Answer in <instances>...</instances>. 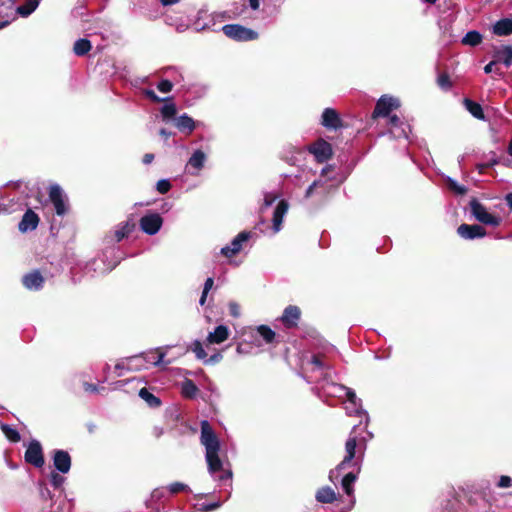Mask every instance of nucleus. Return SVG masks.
Segmentation results:
<instances>
[{
    "label": "nucleus",
    "instance_id": "f257e3e1",
    "mask_svg": "<svg viewBox=\"0 0 512 512\" xmlns=\"http://www.w3.org/2000/svg\"><path fill=\"white\" fill-rule=\"evenodd\" d=\"M200 442L206 450L205 458L209 472L214 474L222 471L223 463L219 457L220 441L207 420L201 422Z\"/></svg>",
    "mask_w": 512,
    "mask_h": 512
},
{
    "label": "nucleus",
    "instance_id": "f03ea898",
    "mask_svg": "<svg viewBox=\"0 0 512 512\" xmlns=\"http://www.w3.org/2000/svg\"><path fill=\"white\" fill-rule=\"evenodd\" d=\"M222 31L228 38L238 42L253 41L259 37L255 30L240 24H226L222 27Z\"/></svg>",
    "mask_w": 512,
    "mask_h": 512
},
{
    "label": "nucleus",
    "instance_id": "7ed1b4c3",
    "mask_svg": "<svg viewBox=\"0 0 512 512\" xmlns=\"http://www.w3.org/2000/svg\"><path fill=\"white\" fill-rule=\"evenodd\" d=\"M469 206L472 215L480 223H483L485 225H491L493 227H497L500 225L501 219L498 216L489 213L486 207L476 198H473L469 202Z\"/></svg>",
    "mask_w": 512,
    "mask_h": 512
},
{
    "label": "nucleus",
    "instance_id": "20e7f679",
    "mask_svg": "<svg viewBox=\"0 0 512 512\" xmlns=\"http://www.w3.org/2000/svg\"><path fill=\"white\" fill-rule=\"evenodd\" d=\"M165 354L159 350L155 352H149L146 354L135 355L127 358L128 369H141L145 367V363H151L153 365H160L163 361Z\"/></svg>",
    "mask_w": 512,
    "mask_h": 512
},
{
    "label": "nucleus",
    "instance_id": "39448f33",
    "mask_svg": "<svg viewBox=\"0 0 512 512\" xmlns=\"http://www.w3.org/2000/svg\"><path fill=\"white\" fill-rule=\"evenodd\" d=\"M24 459L26 463L33 465L36 468H41L45 464L43 449L39 441L31 440L29 443Z\"/></svg>",
    "mask_w": 512,
    "mask_h": 512
},
{
    "label": "nucleus",
    "instance_id": "423d86ee",
    "mask_svg": "<svg viewBox=\"0 0 512 512\" xmlns=\"http://www.w3.org/2000/svg\"><path fill=\"white\" fill-rule=\"evenodd\" d=\"M308 151L314 155L318 163L328 161L333 155L331 144L322 138L309 145Z\"/></svg>",
    "mask_w": 512,
    "mask_h": 512
},
{
    "label": "nucleus",
    "instance_id": "0eeeda50",
    "mask_svg": "<svg viewBox=\"0 0 512 512\" xmlns=\"http://www.w3.org/2000/svg\"><path fill=\"white\" fill-rule=\"evenodd\" d=\"M399 107V102L393 97L383 95L379 98L373 111V118L387 117L393 109Z\"/></svg>",
    "mask_w": 512,
    "mask_h": 512
},
{
    "label": "nucleus",
    "instance_id": "6e6552de",
    "mask_svg": "<svg viewBox=\"0 0 512 512\" xmlns=\"http://www.w3.org/2000/svg\"><path fill=\"white\" fill-rule=\"evenodd\" d=\"M140 228L148 235H155L162 227L163 219L158 213H151L141 217Z\"/></svg>",
    "mask_w": 512,
    "mask_h": 512
},
{
    "label": "nucleus",
    "instance_id": "1a4fd4ad",
    "mask_svg": "<svg viewBox=\"0 0 512 512\" xmlns=\"http://www.w3.org/2000/svg\"><path fill=\"white\" fill-rule=\"evenodd\" d=\"M251 238V232L242 231L240 232L231 242L221 249V254L227 258H231L238 254L242 250V245Z\"/></svg>",
    "mask_w": 512,
    "mask_h": 512
},
{
    "label": "nucleus",
    "instance_id": "9d476101",
    "mask_svg": "<svg viewBox=\"0 0 512 512\" xmlns=\"http://www.w3.org/2000/svg\"><path fill=\"white\" fill-rule=\"evenodd\" d=\"M320 124L327 130L336 131L343 127L339 113L334 108H325L321 115Z\"/></svg>",
    "mask_w": 512,
    "mask_h": 512
},
{
    "label": "nucleus",
    "instance_id": "9b49d317",
    "mask_svg": "<svg viewBox=\"0 0 512 512\" xmlns=\"http://www.w3.org/2000/svg\"><path fill=\"white\" fill-rule=\"evenodd\" d=\"M49 199L54 206L55 213L63 216L67 213L68 207L63 197V191L59 185H52L49 189Z\"/></svg>",
    "mask_w": 512,
    "mask_h": 512
},
{
    "label": "nucleus",
    "instance_id": "f8f14e48",
    "mask_svg": "<svg viewBox=\"0 0 512 512\" xmlns=\"http://www.w3.org/2000/svg\"><path fill=\"white\" fill-rule=\"evenodd\" d=\"M457 234L467 240H473L477 238H483L486 235V230L481 225L473 224H461L457 228Z\"/></svg>",
    "mask_w": 512,
    "mask_h": 512
},
{
    "label": "nucleus",
    "instance_id": "ddd939ff",
    "mask_svg": "<svg viewBox=\"0 0 512 512\" xmlns=\"http://www.w3.org/2000/svg\"><path fill=\"white\" fill-rule=\"evenodd\" d=\"M40 222V217L32 209H27L23 214L21 221L18 223V230L21 233L34 231Z\"/></svg>",
    "mask_w": 512,
    "mask_h": 512
},
{
    "label": "nucleus",
    "instance_id": "4468645a",
    "mask_svg": "<svg viewBox=\"0 0 512 512\" xmlns=\"http://www.w3.org/2000/svg\"><path fill=\"white\" fill-rule=\"evenodd\" d=\"M300 317V308L295 305H289L284 309L280 320L287 329H292L297 327Z\"/></svg>",
    "mask_w": 512,
    "mask_h": 512
},
{
    "label": "nucleus",
    "instance_id": "2eb2a0df",
    "mask_svg": "<svg viewBox=\"0 0 512 512\" xmlns=\"http://www.w3.org/2000/svg\"><path fill=\"white\" fill-rule=\"evenodd\" d=\"M45 278L39 270H32L22 277V284L28 290H40L43 288Z\"/></svg>",
    "mask_w": 512,
    "mask_h": 512
},
{
    "label": "nucleus",
    "instance_id": "dca6fc26",
    "mask_svg": "<svg viewBox=\"0 0 512 512\" xmlns=\"http://www.w3.org/2000/svg\"><path fill=\"white\" fill-rule=\"evenodd\" d=\"M53 464L56 470L66 474L71 468V457L65 450H55L53 453Z\"/></svg>",
    "mask_w": 512,
    "mask_h": 512
},
{
    "label": "nucleus",
    "instance_id": "f3484780",
    "mask_svg": "<svg viewBox=\"0 0 512 512\" xmlns=\"http://www.w3.org/2000/svg\"><path fill=\"white\" fill-rule=\"evenodd\" d=\"M346 448V456L343 461L334 469L330 471L329 478L331 481L335 482L339 479L342 474V471L350 464L352 460V437H349L345 443Z\"/></svg>",
    "mask_w": 512,
    "mask_h": 512
},
{
    "label": "nucleus",
    "instance_id": "a211bd4d",
    "mask_svg": "<svg viewBox=\"0 0 512 512\" xmlns=\"http://www.w3.org/2000/svg\"><path fill=\"white\" fill-rule=\"evenodd\" d=\"M288 209H289L288 201L284 200V199L280 200L274 210L273 218H272L274 233H277L281 230L283 219H284V216L287 213Z\"/></svg>",
    "mask_w": 512,
    "mask_h": 512
},
{
    "label": "nucleus",
    "instance_id": "6ab92c4d",
    "mask_svg": "<svg viewBox=\"0 0 512 512\" xmlns=\"http://www.w3.org/2000/svg\"><path fill=\"white\" fill-rule=\"evenodd\" d=\"M229 337V329L225 325H218L213 332H210L207 336V342L209 344H220L226 341Z\"/></svg>",
    "mask_w": 512,
    "mask_h": 512
},
{
    "label": "nucleus",
    "instance_id": "aec40b11",
    "mask_svg": "<svg viewBox=\"0 0 512 512\" xmlns=\"http://www.w3.org/2000/svg\"><path fill=\"white\" fill-rule=\"evenodd\" d=\"M135 228L136 224L132 220L120 223L114 232L115 240L121 242L123 239L127 238Z\"/></svg>",
    "mask_w": 512,
    "mask_h": 512
},
{
    "label": "nucleus",
    "instance_id": "412c9836",
    "mask_svg": "<svg viewBox=\"0 0 512 512\" xmlns=\"http://www.w3.org/2000/svg\"><path fill=\"white\" fill-rule=\"evenodd\" d=\"M493 57L497 63L502 62L506 67H510L512 65V46L505 45L495 50Z\"/></svg>",
    "mask_w": 512,
    "mask_h": 512
},
{
    "label": "nucleus",
    "instance_id": "4be33fe9",
    "mask_svg": "<svg viewBox=\"0 0 512 512\" xmlns=\"http://www.w3.org/2000/svg\"><path fill=\"white\" fill-rule=\"evenodd\" d=\"M493 33L497 36H509L512 34V19L502 18L493 25Z\"/></svg>",
    "mask_w": 512,
    "mask_h": 512
},
{
    "label": "nucleus",
    "instance_id": "5701e85b",
    "mask_svg": "<svg viewBox=\"0 0 512 512\" xmlns=\"http://www.w3.org/2000/svg\"><path fill=\"white\" fill-rule=\"evenodd\" d=\"M307 365L310 366L311 371H319L321 374L324 370L329 368V364L327 362V358L322 354H314L307 362Z\"/></svg>",
    "mask_w": 512,
    "mask_h": 512
},
{
    "label": "nucleus",
    "instance_id": "b1692460",
    "mask_svg": "<svg viewBox=\"0 0 512 512\" xmlns=\"http://www.w3.org/2000/svg\"><path fill=\"white\" fill-rule=\"evenodd\" d=\"M176 127L186 134H191L195 129V121L186 113L182 114L176 119Z\"/></svg>",
    "mask_w": 512,
    "mask_h": 512
},
{
    "label": "nucleus",
    "instance_id": "393cba45",
    "mask_svg": "<svg viewBox=\"0 0 512 512\" xmlns=\"http://www.w3.org/2000/svg\"><path fill=\"white\" fill-rule=\"evenodd\" d=\"M463 104L473 117H475L476 119H479V120L485 119V114H484L483 108L479 103H477L469 98H465L463 100Z\"/></svg>",
    "mask_w": 512,
    "mask_h": 512
},
{
    "label": "nucleus",
    "instance_id": "a878e982",
    "mask_svg": "<svg viewBox=\"0 0 512 512\" xmlns=\"http://www.w3.org/2000/svg\"><path fill=\"white\" fill-rule=\"evenodd\" d=\"M315 498L320 503H332L336 500V493L331 487H322L316 492Z\"/></svg>",
    "mask_w": 512,
    "mask_h": 512
},
{
    "label": "nucleus",
    "instance_id": "bb28decb",
    "mask_svg": "<svg viewBox=\"0 0 512 512\" xmlns=\"http://www.w3.org/2000/svg\"><path fill=\"white\" fill-rule=\"evenodd\" d=\"M139 397L143 399L151 408H157L161 406V400L154 394H152L147 388L143 387L139 390Z\"/></svg>",
    "mask_w": 512,
    "mask_h": 512
},
{
    "label": "nucleus",
    "instance_id": "cd10ccee",
    "mask_svg": "<svg viewBox=\"0 0 512 512\" xmlns=\"http://www.w3.org/2000/svg\"><path fill=\"white\" fill-rule=\"evenodd\" d=\"M482 35L480 32L476 30L468 31L465 36L462 38L461 43L463 45L475 47L482 42Z\"/></svg>",
    "mask_w": 512,
    "mask_h": 512
},
{
    "label": "nucleus",
    "instance_id": "c85d7f7f",
    "mask_svg": "<svg viewBox=\"0 0 512 512\" xmlns=\"http://www.w3.org/2000/svg\"><path fill=\"white\" fill-rule=\"evenodd\" d=\"M91 42L86 38L78 39L73 46V52L77 56H84L91 50Z\"/></svg>",
    "mask_w": 512,
    "mask_h": 512
},
{
    "label": "nucleus",
    "instance_id": "c756f323",
    "mask_svg": "<svg viewBox=\"0 0 512 512\" xmlns=\"http://www.w3.org/2000/svg\"><path fill=\"white\" fill-rule=\"evenodd\" d=\"M39 5V0H27L23 5L17 7V13L22 17H28Z\"/></svg>",
    "mask_w": 512,
    "mask_h": 512
},
{
    "label": "nucleus",
    "instance_id": "7c9ffc66",
    "mask_svg": "<svg viewBox=\"0 0 512 512\" xmlns=\"http://www.w3.org/2000/svg\"><path fill=\"white\" fill-rule=\"evenodd\" d=\"M257 333L261 336L266 344H272L276 339V333L267 325L258 326Z\"/></svg>",
    "mask_w": 512,
    "mask_h": 512
},
{
    "label": "nucleus",
    "instance_id": "2f4dec72",
    "mask_svg": "<svg viewBox=\"0 0 512 512\" xmlns=\"http://www.w3.org/2000/svg\"><path fill=\"white\" fill-rule=\"evenodd\" d=\"M182 395L186 398L192 399L196 396L198 392V387L195 385V383L192 380H185L182 383Z\"/></svg>",
    "mask_w": 512,
    "mask_h": 512
},
{
    "label": "nucleus",
    "instance_id": "473e14b6",
    "mask_svg": "<svg viewBox=\"0 0 512 512\" xmlns=\"http://www.w3.org/2000/svg\"><path fill=\"white\" fill-rule=\"evenodd\" d=\"M205 153L201 150H196L190 157L188 164L196 169H201L205 162Z\"/></svg>",
    "mask_w": 512,
    "mask_h": 512
},
{
    "label": "nucleus",
    "instance_id": "72a5a7b5",
    "mask_svg": "<svg viewBox=\"0 0 512 512\" xmlns=\"http://www.w3.org/2000/svg\"><path fill=\"white\" fill-rule=\"evenodd\" d=\"M356 396L354 395V408H356ZM368 422V415L361 409H354V429Z\"/></svg>",
    "mask_w": 512,
    "mask_h": 512
},
{
    "label": "nucleus",
    "instance_id": "f704fd0d",
    "mask_svg": "<svg viewBox=\"0 0 512 512\" xmlns=\"http://www.w3.org/2000/svg\"><path fill=\"white\" fill-rule=\"evenodd\" d=\"M1 430H2L3 434L5 435V437L9 441H11L13 443H17L20 441L21 436H20L19 432L16 429L12 428L10 425L3 424L1 426Z\"/></svg>",
    "mask_w": 512,
    "mask_h": 512
},
{
    "label": "nucleus",
    "instance_id": "c9c22d12",
    "mask_svg": "<svg viewBox=\"0 0 512 512\" xmlns=\"http://www.w3.org/2000/svg\"><path fill=\"white\" fill-rule=\"evenodd\" d=\"M437 85L444 91H448L453 87V82L447 72H442L437 77Z\"/></svg>",
    "mask_w": 512,
    "mask_h": 512
},
{
    "label": "nucleus",
    "instance_id": "e433bc0d",
    "mask_svg": "<svg viewBox=\"0 0 512 512\" xmlns=\"http://www.w3.org/2000/svg\"><path fill=\"white\" fill-rule=\"evenodd\" d=\"M177 113V108L174 103H166L161 108V115L164 120L174 118Z\"/></svg>",
    "mask_w": 512,
    "mask_h": 512
},
{
    "label": "nucleus",
    "instance_id": "4c0bfd02",
    "mask_svg": "<svg viewBox=\"0 0 512 512\" xmlns=\"http://www.w3.org/2000/svg\"><path fill=\"white\" fill-rule=\"evenodd\" d=\"M341 483L345 493L347 495H352V471L344 474Z\"/></svg>",
    "mask_w": 512,
    "mask_h": 512
},
{
    "label": "nucleus",
    "instance_id": "58836bf2",
    "mask_svg": "<svg viewBox=\"0 0 512 512\" xmlns=\"http://www.w3.org/2000/svg\"><path fill=\"white\" fill-rule=\"evenodd\" d=\"M192 351L195 353L198 359H205L207 357V353L204 350L202 343L199 340H195L192 344Z\"/></svg>",
    "mask_w": 512,
    "mask_h": 512
},
{
    "label": "nucleus",
    "instance_id": "ea45409f",
    "mask_svg": "<svg viewBox=\"0 0 512 512\" xmlns=\"http://www.w3.org/2000/svg\"><path fill=\"white\" fill-rule=\"evenodd\" d=\"M168 490L171 494H178L180 492H187L189 491V487L184 484V483H181V482H174V483H171L169 486H168Z\"/></svg>",
    "mask_w": 512,
    "mask_h": 512
},
{
    "label": "nucleus",
    "instance_id": "a19ab883",
    "mask_svg": "<svg viewBox=\"0 0 512 512\" xmlns=\"http://www.w3.org/2000/svg\"><path fill=\"white\" fill-rule=\"evenodd\" d=\"M64 481H65V478L63 476H61L60 474H58L57 472L53 471L51 473L50 482L55 489L61 488Z\"/></svg>",
    "mask_w": 512,
    "mask_h": 512
},
{
    "label": "nucleus",
    "instance_id": "79ce46f5",
    "mask_svg": "<svg viewBox=\"0 0 512 512\" xmlns=\"http://www.w3.org/2000/svg\"><path fill=\"white\" fill-rule=\"evenodd\" d=\"M171 183L167 179H161L156 184V189L160 194H166L171 189Z\"/></svg>",
    "mask_w": 512,
    "mask_h": 512
},
{
    "label": "nucleus",
    "instance_id": "37998d69",
    "mask_svg": "<svg viewBox=\"0 0 512 512\" xmlns=\"http://www.w3.org/2000/svg\"><path fill=\"white\" fill-rule=\"evenodd\" d=\"M39 494L41 499L44 501L51 500L53 498L52 492L44 483L39 484Z\"/></svg>",
    "mask_w": 512,
    "mask_h": 512
},
{
    "label": "nucleus",
    "instance_id": "c03bdc74",
    "mask_svg": "<svg viewBox=\"0 0 512 512\" xmlns=\"http://www.w3.org/2000/svg\"><path fill=\"white\" fill-rule=\"evenodd\" d=\"M173 88V83L168 79L161 80L158 85L157 89L162 93H169Z\"/></svg>",
    "mask_w": 512,
    "mask_h": 512
},
{
    "label": "nucleus",
    "instance_id": "a18cd8bd",
    "mask_svg": "<svg viewBox=\"0 0 512 512\" xmlns=\"http://www.w3.org/2000/svg\"><path fill=\"white\" fill-rule=\"evenodd\" d=\"M448 187L450 190L455 192L458 195H464L467 192V188L464 186L458 185L455 181L450 180L448 183Z\"/></svg>",
    "mask_w": 512,
    "mask_h": 512
},
{
    "label": "nucleus",
    "instance_id": "49530a36",
    "mask_svg": "<svg viewBox=\"0 0 512 512\" xmlns=\"http://www.w3.org/2000/svg\"><path fill=\"white\" fill-rule=\"evenodd\" d=\"M146 96L153 102L155 103H159V102H163V101H169L171 100L170 97H167V98H160L159 96L156 95V93L153 91V90H146Z\"/></svg>",
    "mask_w": 512,
    "mask_h": 512
},
{
    "label": "nucleus",
    "instance_id": "de8ad7c7",
    "mask_svg": "<svg viewBox=\"0 0 512 512\" xmlns=\"http://www.w3.org/2000/svg\"><path fill=\"white\" fill-rule=\"evenodd\" d=\"M229 313L231 316L238 318L240 316V306L236 302H230L228 304Z\"/></svg>",
    "mask_w": 512,
    "mask_h": 512
},
{
    "label": "nucleus",
    "instance_id": "09e8293b",
    "mask_svg": "<svg viewBox=\"0 0 512 512\" xmlns=\"http://www.w3.org/2000/svg\"><path fill=\"white\" fill-rule=\"evenodd\" d=\"M497 485L500 488H508L512 485V479L509 476L503 475L500 477Z\"/></svg>",
    "mask_w": 512,
    "mask_h": 512
},
{
    "label": "nucleus",
    "instance_id": "8fccbe9b",
    "mask_svg": "<svg viewBox=\"0 0 512 512\" xmlns=\"http://www.w3.org/2000/svg\"><path fill=\"white\" fill-rule=\"evenodd\" d=\"M214 285V279L212 277H208L204 283L203 291L209 293Z\"/></svg>",
    "mask_w": 512,
    "mask_h": 512
},
{
    "label": "nucleus",
    "instance_id": "3c124183",
    "mask_svg": "<svg viewBox=\"0 0 512 512\" xmlns=\"http://www.w3.org/2000/svg\"><path fill=\"white\" fill-rule=\"evenodd\" d=\"M222 358H223V356L221 353H215V354L211 355L210 358L206 362L214 364V363L221 361Z\"/></svg>",
    "mask_w": 512,
    "mask_h": 512
},
{
    "label": "nucleus",
    "instance_id": "603ef678",
    "mask_svg": "<svg viewBox=\"0 0 512 512\" xmlns=\"http://www.w3.org/2000/svg\"><path fill=\"white\" fill-rule=\"evenodd\" d=\"M219 507H220V503L219 502H214V503H210L208 505H205L203 507V511L204 512H210V511L216 510Z\"/></svg>",
    "mask_w": 512,
    "mask_h": 512
},
{
    "label": "nucleus",
    "instance_id": "864d4df0",
    "mask_svg": "<svg viewBox=\"0 0 512 512\" xmlns=\"http://www.w3.org/2000/svg\"><path fill=\"white\" fill-rule=\"evenodd\" d=\"M84 389L86 392L94 393L98 391V387L95 384L85 382Z\"/></svg>",
    "mask_w": 512,
    "mask_h": 512
},
{
    "label": "nucleus",
    "instance_id": "5fc2aeb1",
    "mask_svg": "<svg viewBox=\"0 0 512 512\" xmlns=\"http://www.w3.org/2000/svg\"><path fill=\"white\" fill-rule=\"evenodd\" d=\"M155 156L153 153H146L142 158V162L146 165L151 164L154 160Z\"/></svg>",
    "mask_w": 512,
    "mask_h": 512
},
{
    "label": "nucleus",
    "instance_id": "6e6d98bb",
    "mask_svg": "<svg viewBox=\"0 0 512 512\" xmlns=\"http://www.w3.org/2000/svg\"><path fill=\"white\" fill-rule=\"evenodd\" d=\"M318 184H319V182H318V181H314V182H313V183H312V184L307 188V190H306V192H305V197H306V198L311 197V195L313 194L314 189L317 187V185H318Z\"/></svg>",
    "mask_w": 512,
    "mask_h": 512
},
{
    "label": "nucleus",
    "instance_id": "4d7b16f0",
    "mask_svg": "<svg viewBox=\"0 0 512 512\" xmlns=\"http://www.w3.org/2000/svg\"><path fill=\"white\" fill-rule=\"evenodd\" d=\"M400 118L397 115H389V124L391 126L397 127L400 124Z\"/></svg>",
    "mask_w": 512,
    "mask_h": 512
},
{
    "label": "nucleus",
    "instance_id": "13d9d810",
    "mask_svg": "<svg viewBox=\"0 0 512 512\" xmlns=\"http://www.w3.org/2000/svg\"><path fill=\"white\" fill-rule=\"evenodd\" d=\"M497 64L496 60L494 59L493 61L489 62L485 67H484V72L486 74H489L491 72H493V67Z\"/></svg>",
    "mask_w": 512,
    "mask_h": 512
},
{
    "label": "nucleus",
    "instance_id": "bf43d9fd",
    "mask_svg": "<svg viewBox=\"0 0 512 512\" xmlns=\"http://www.w3.org/2000/svg\"><path fill=\"white\" fill-rule=\"evenodd\" d=\"M275 199H276V196H272L270 194H267L265 196V199H264L265 206L268 207V206L272 205V203L275 201Z\"/></svg>",
    "mask_w": 512,
    "mask_h": 512
},
{
    "label": "nucleus",
    "instance_id": "052dcab7",
    "mask_svg": "<svg viewBox=\"0 0 512 512\" xmlns=\"http://www.w3.org/2000/svg\"><path fill=\"white\" fill-rule=\"evenodd\" d=\"M163 6H171L180 2V0H159Z\"/></svg>",
    "mask_w": 512,
    "mask_h": 512
},
{
    "label": "nucleus",
    "instance_id": "680f3d73",
    "mask_svg": "<svg viewBox=\"0 0 512 512\" xmlns=\"http://www.w3.org/2000/svg\"><path fill=\"white\" fill-rule=\"evenodd\" d=\"M232 478V472L230 470L224 471V473L220 476V480H230Z\"/></svg>",
    "mask_w": 512,
    "mask_h": 512
},
{
    "label": "nucleus",
    "instance_id": "e2e57ef3",
    "mask_svg": "<svg viewBox=\"0 0 512 512\" xmlns=\"http://www.w3.org/2000/svg\"><path fill=\"white\" fill-rule=\"evenodd\" d=\"M340 389L345 392V395H346L348 401L352 402V390H350L349 388H344V387H340Z\"/></svg>",
    "mask_w": 512,
    "mask_h": 512
},
{
    "label": "nucleus",
    "instance_id": "0e129e2a",
    "mask_svg": "<svg viewBox=\"0 0 512 512\" xmlns=\"http://www.w3.org/2000/svg\"><path fill=\"white\" fill-rule=\"evenodd\" d=\"M505 201L510 210H512V192L506 194Z\"/></svg>",
    "mask_w": 512,
    "mask_h": 512
},
{
    "label": "nucleus",
    "instance_id": "69168bd1",
    "mask_svg": "<svg viewBox=\"0 0 512 512\" xmlns=\"http://www.w3.org/2000/svg\"><path fill=\"white\" fill-rule=\"evenodd\" d=\"M249 4H250V7L253 9V10H258L259 7H260V2L259 0H249Z\"/></svg>",
    "mask_w": 512,
    "mask_h": 512
},
{
    "label": "nucleus",
    "instance_id": "338daca9",
    "mask_svg": "<svg viewBox=\"0 0 512 512\" xmlns=\"http://www.w3.org/2000/svg\"><path fill=\"white\" fill-rule=\"evenodd\" d=\"M159 134L164 137L165 139H168L172 133L167 131L166 129L162 128L160 131H159Z\"/></svg>",
    "mask_w": 512,
    "mask_h": 512
},
{
    "label": "nucleus",
    "instance_id": "774afa93",
    "mask_svg": "<svg viewBox=\"0 0 512 512\" xmlns=\"http://www.w3.org/2000/svg\"><path fill=\"white\" fill-rule=\"evenodd\" d=\"M207 295H208L207 292L202 291V294H201V297L199 300L200 305L203 306L206 303Z\"/></svg>",
    "mask_w": 512,
    "mask_h": 512
}]
</instances>
